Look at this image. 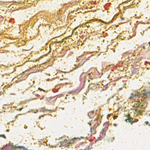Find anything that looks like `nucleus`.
I'll use <instances>...</instances> for the list:
<instances>
[{"label": "nucleus", "mask_w": 150, "mask_h": 150, "mask_svg": "<svg viewBox=\"0 0 150 150\" xmlns=\"http://www.w3.org/2000/svg\"><path fill=\"white\" fill-rule=\"evenodd\" d=\"M135 93L134 96L135 97L137 96L138 97H141L143 98H147L150 96V91L148 90H145L141 91V93L136 91Z\"/></svg>", "instance_id": "f257e3e1"}, {"label": "nucleus", "mask_w": 150, "mask_h": 150, "mask_svg": "<svg viewBox=\"0 0 150 150\" xmlns=\"http://www.w3.org/2000/svg\"><path fill=\"white\" fill-rule=\"evenodd\" d=\"M96 114V111H91L88 113V117L90 118H93L95 116Z\"/></svg>", "instance_id": "f03ea898"}, {"label": "nucleus", "mask_w": 150, "mask_h": 150, "mask_svg": "<svg viewBox=\"0 0 150 150\" xmlns=\"http://www.w3.org/2000/svg\"><path fill=\"white\" fill-rule=\"evenodd\" d=\"M7 146H8V147L10 146L12 149H14V148H17L18 147H17L16 146H15L14 147L13 144H11V143H9V144H7L5 146H3V149H4V148H5V147H6ZM20 147V146H18V147L19 148V147Z\"/></svg>", "instance_id": "7ed1b4c3"}, {"label": "nucleus", "mask_w": 150, "mask_h": 150, "mask_svg": "<svg viewBox=\"0 0 150 150\" xmlns=\"http://www.w3.org/2000/svg\"><path fill=\"white\" fill-rule=\"evenodd\" d=\"M32 88H33L32 87H31L29 88V89H30L31 91L30 92V96H32V95L35 94V96H36V95L37 96H38V95L35 93V91H33V90H32Z\"/></svg>", "instance_id": "20e7f679"}, {"label": "nucleus", "mask_w": 150, "mask_h": 150, "mask_svg": "<svg viewBox=\"0 0 150 150\" xmlns=\"http://www.w3.org/2000/svg\"><path fill=\"white\" fill-rule=\"evenodd\" d=\"M127 120H128V122H129V123H131V124H132V123H133V121H131V120L129 119H126L125 120V121H126V122L127 121Z\"/></svg>", "instance_id": "39448f33"}, {"label": "nucleus", "mask_w": 150, "mask_h": 150, "mask_svg": "<svg viewBox=\"0 0 150 150\" xmlns=\"http://www.w3.org/2000/svg\"><path fill=\"white\" fill-rule=\"evenodd\" d=\"M135 111L139 114H141L142 113L141 111L137 109H135Z\"/></svg>", "instance_id": "423d86ee"}, {"label": "nucleus", "mask_w": 150, "mask_h": 150, "mask_svg": "<svg viewBox=\"0 0 150 150\" xmlns=\"http://www.w3.org/2000/svg\"><path fill=\"white\" fill-rule=\"evenodd\" d=\"M142 106L144 107H146V103H142Z\"/></svg>", "instance_id": "0eeeda50"}, {"label": "nucleus", "mask_w": 150, "mask_h": 150, "mask_svg": "<svg viewBox=\"0 0 150 150\" xmlns=\"http://www.w3.org/2000/svg\"><path fill=\"white\" fill-rule=\"evenodd\" d=\"M70 144V143L69 142L68 143H65V145L66 146V147H68L69 148V145Z\"/></svg>", "instance_id": "6e6552de"}, {"label": "nucleus", "mask_w": 150, "mask_h": 150, "mask_svg": "<svg viewBox=\"0 0 150 150\" xmlns=\"http://www.w3.org/2000/svg\"><path fill=\"white\" fill-rule=\"evenodd\" d=\"M95 84L92 83H90L89 85V87H92L93 86H95Z\"/></svg>", "instance_id": "1a4fd4ad"}, {"label": "nucleus", "mask_w": 150, "mask_h": 150, "mask_svg": "<svg viewBox=\"0 0 150 150\" xmlns=\"http://www.w3.org/2000/svg\"><path fill=\"white\" fill-rule=\"evenodd\" d=\"M126 108V107H123L122 108V107H120L119 108V109H122V110H123L124 111H125V109Z\"/></svg>", "instance_id": "9d476101"}, {"label": "nucleus", "mask_w": 150, "mask_h": 150, "mask_svg": "<svg viewBox=\"0 0 150 150\" xmlns=\"http://www.w3.org/2000/svg\"><path fill=\"white\" fill-rule=\"evenodd\" d=\"M134 97V95L133 94H132L131 96L129 97V98L130 99H133V98Z\"/></svg>", "instance_id": "9b49d317"}, {"label": "nucleus", "mask_w": 150, "mask_h": 150, "mask_svg": "<svg viewBox=\"0 0 150 150\" xmlns=\"http://www.w3.org/2000/svg\"><path fill=\"white\" fill-rule=\"evenodd\" d=\"M67 142V139H64V141H62V142H61V144H63L64 143H65V142Z\"/></svg>", "instance_id": "f8f14e48"}, {"label": "nucleus", "mask_w": 150, "mask_h": 150, "mask_svg": "<svg viewBox=\"0 0 150 150\" xmlns=\"http://www.w3.org/2000/svg\"><path fill=\"white\" fill-rule=\"evenodd\" d=\"M0 137H3L5 139H6V137L4 134H0Z\"/></svg>", "instance_id": "ddd939ff"}, {"label": "nucleus", "mask_w": 150, "mask_h": 150, "mask_svg": "<svg viewBox=\"0 0 150 150\" xmlns=\"http://www.w3.org/2000/svg\"><path fill=\"white\" fill-rule=\"evenodd\" d=\"M113 97H112L111 98H109L108 100H107V103H109V100H110V99L111 98H112Z\"/></svg>", "instance_id": "4468645a"}, {"label": "nucleus", "mask_w": 150, "mask_h": 150, "mask_svg": "<svg viewBox=\"0 0 150 150\" xmlns=\"http://www.w3.org/2000/svg\"><path fill=\"white\" fill-rule=\"evenodd\" d=\"M44 109L43 108H42L41 109V111L43 112L44 111Z\"/></svg>", "instance_id": "2eb2a0df"}, {"label": "nucleus", "mask_w": 150, "mask_h": 150, "mask_svg": "<svg viewBox=\"0 0 150 150\" xmlns=\"http://www.w3.org/2000/svg\"><path fill=\"white\" fill-rule=\"evenodd\" d=\"M23 108H20L18 110L19 111H21L22 110Z\"/></svg>", "instance_id": "dca6fc26"}, {"label": "nucleus", "mask_w": 150, "mask_h": 150, "mask_svg": "<svg viewBox=\"0 0 150 150\" xmlns=\"http://www.w3.org/2000/svg\"><path fill=\"white\" fill-rule=\"evenodd\" d=\"M79 67V65H77V66H76L75 67V68L74 69H76L77 68H78V67Z\"/></svg>", "instance_id": "f3484780"}, {"label": "nucleus", "mask_w": 150, "mask_h": 150, "mask_svg": "<svg viewBox=\"0 0 150 150\" xmlns=\"http://www.w3.org/2000/svg\"><path fill=\"white\" fill-rule=\"evenodd\" d=\"M145 123L146 124V125H148L149 123V122L148 121H146L145 122Z\"/></svg>", "instance_id": "a211bd4d"}, {"label": "nucleus", "mask_w": 150, "mask_h": 150, "mask_svg": "<svg viewBox=\"0 0 150 150\" xmlns=\"http://www.w3.org/2000/svg\"><path fill=\"white\" fill-rule=\"evenodd\" d=\"M67 4H64L63 5L64 6H67Z\"/></svg>", "instance_id": "6ab92c4d"}, {"label": "nucleus", "mask_w": 150, "mask_h": 150, "mask_svg": "<svg viewBox=\"0 0 150 150\" xmlns=\"http://www.w3.org/2000/svg\"><path fill=\"white\" fill-rule=\"evenodd\" d=\"M38 89L40 91H42L43 90V89H41L40 88H38Z\"/></svg>", "instance_id": "aec40b11"}, {"label": "nucleus", "mask_w": 150, "mask_h": 150, "mask_svg": "<svg viewBox=\"0 0 150 150\" xmlns=\"http://www.w3.org/2000/svg\"><path fill=\"white\" fill-rule=\"evenodd\" d=\"M113 125L115 126V127H116L117 126V125L116 124H113Z\"/></svg>", "instance_id": "412c9836"}, {"label": "nucleus", "mask_w": 150, "mask_h": 150, "mask_svg": "<svg viewBox=\"0 0 150 150\" xmlns=\"http://www.w3.org/2000/svg\"><path fill=\"white\" fill-rule=\"evenodd\" d=\"M6 131L7 132H8L9 131V129H7Z\"/></svg>", "instance_id": "4be33fe9"}, {"label": "nucleus", "mask_w": 150, "mask_h": 150, "mask_svg": "<svg viewBox=\"0 0 150 150\" xmlns=\"http://www.w3.org/2000/svg\"><path fill=\"white\" fill-rule=\"evenodd\" d=\"M88 124L90 125H91V124L90 122H88Z\"/></svg>", "instance_id": "5701e85b"}, {"label": "nucleus", "mask_w": 150, "mask_h": 150, "mask_svg": "<svg viewBox=\"0 0 150 150\" xmlns=\"http://www.w3.org/2000/svg\"><path fill=\"white\" fill-rule=\"evenodd\" d=\"M55 43H58V42H57V41H55L54 42Z\"/></svg>", "instance_id": "b1692460"}, {"label": "nucleus", "mask_w": 150, "mask_h": 150, "mask_svg": "<svg viewBox=\"0 0 150 150\" xmlns=\"http://www.w3.org/2000/svg\"><path fill=\"white\" fill-rule=\"evenodd\" d=\"M143 48L144 49H145V47L144 46H143Z\"/></svg>", "instance_id": "393cba45"}, {"label": "nucleus", "mask_w": 150, "mask_h": 150, "mask_svg": "<svg viewBox=\"0 0 150 150\" xmlns=\"http://www.w3.org/2000/svg\"><path fill=\"white\" fill-rule=\"evenodd\" d=\"M136 107H138V105H137V104H136Z\"/></svg>", "instance_id": "a878e982"}, {"label": "nucleus", "mask_w": 150, "mask_h": 150, "mask_svg": "<svg viewBox=\"0 0 150 150\" xmlns=\"http://www.w3.org/2000/svg\"><path fill=\"white\" fill-rule=\"evenodd\" d=\"M121 19H122V20H123V19H124V18H122H122H121Z\"/></svg>", "instance_id": "bb28decb"}, {"label": "nucleus", "mask_w": 150, "mask_h": 150, "mask_svg": "<svg viewBox=\"0 0 150 150\" xmlns=\"http://www.w3.org/2000/svg\"><path fill=\"white\" fill-rule=\"evenodd\" d=\"M149 44L150 45V42H149Z\"/></svg>", "instance_id": "cd10ccee"}, {"label": "nucleus", "mask_w": 150, "mask_h": 150, "mask_svg": "<svg viewBox=\"0 0 150 150\" xmlns=\"http://www.w3.org/2000/svg\"><path fill=\"white\" fill-rule=\"evenodd\" d=\"M65 99H67V97H65Z\"/></svg>", "instance_id": "c85d7f7f"}, {"label": "nucleus", "mask_w": 150, "mask_h": 150, "mask_svg": "<svg viewBox=\"0 0 150 150\" xmlns=\"http://www.w3.org/2000/svg\"><path fill=\"white\" fill-rule=\"evenodd\" d=\"M149 126H150V124H149L148 125Z\"/></svg>", "instance_id": "c756f323"}, {"label": "nucleus", "mask_w": 150, "mask_h": 150, "mask_svg": "<svg viewBox=\"0 0 150 150\" xmlns=\"http://www.w3.org/2000/svg\"><path fill=\"white\" fill-rule=\"evenodd\" d=\"M103 129V131H104V130H105V129Z\"/></svg>", "instance_id": "7c9ffc66"}, {"label": "nucleus", "mask_w": 150, "mask_h": 150, "mask_svg": "<svg viewBox=\"0 0 150 150\" xmlns=\"http://www.w3.org/2000/svg\"><path fill=\"white\" fill-rule=\"evenodd\" d=\"M112 139H114V137H113V138H112Z\"/></svg>", "instance_id": "2f4dec72"}, {"label": "nucleus", "mask_w": 150, "mask_h": 150, "mask_svg": "<svg viewBox=\"0 0 150 150\" xmlns=\"http://www.w3.org/2000/svg\"><path fill=\"white\" fill-rule=\"evenodd\" d=\"M68 96V95H66V96Z\"/></svg>", "instance_id": "473e14b6"}, {"label": "nucleus", "mask_w": 150, "mask_h": 150, "mask_svg": "<svg viewBox=\"0 0 150 150\" xmlns=\"http://www.w3.org/2000/svg\"><path fill=\"white\" fill-rule=\"evenodd\" d=\"M40 117H39V119H40Z\"/></svg>", "instance_id": "72a5a7b5"}, {"label": "nucleus", "mask_w": 150, "mask_h": 150, "mask_svg": "<svg viewBox=\"0 0 150 150\" xmlns=\"http://www.w3.org/2000/svg\"><path fill=\"white\" fill-rule=\"evenodd\" d=\"M89 81H90L89 80H88V81H89Z\"/></svg>", "instance_id": "f704fd0d"}]
</instances>
